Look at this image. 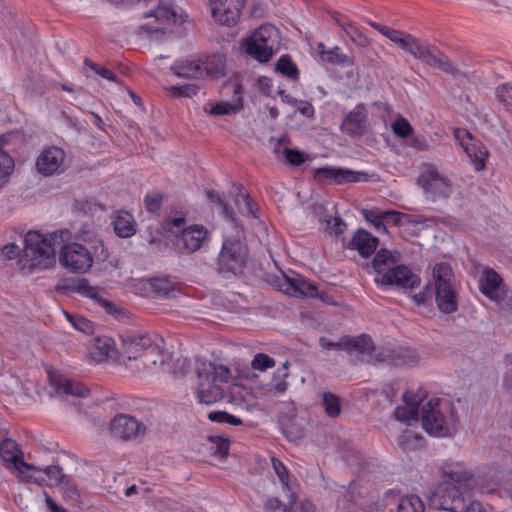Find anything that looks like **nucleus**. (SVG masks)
Here are the masks:
<instances>
[{
    "label": "nucleus",
    "instance_id": "2eb2a0df",
    "mask_svg": "<svg viewBox=\"0 0 512 512\" xmlns=\"http://www.w3.org/2000/svg\"><path fill=\"white\" fill-rule=\"evenodd\" d=\"M314 179L320 184L341 185L367 180V174L341 167L323 166L314 170Z\"/></svg>",
    "mask_w": 512,
    "mask_h": 512
},
{
    "label": "nucleus",
    "instance_id": "473e14b6",
    "mask_svg": "<svg viewBox=\"0 0 512 512\" xmlns=\"http://www.w3.org/2000/svg\"><path fill=\"white\" fill-rule=\"evenodd\" d=\"M113 349V340L110 337H95L91 348L92 358L96 361L106 359Z\"/></svg>",
    "mask_w": 512,
    "mask_h": 512
},
{
    "label": "nucleus",
    "instance_id": "f257e3e1",
    "mask_svg": "<svg viewBox=\"0 0 512 512\" xmlns=\"http://www.w3.org/2000/svg\"><path fill=\"white\" fill-rule=\"evenodd\" d=\"M398 255L388 249H380L371 261L376 272L375 282L381 286L412 290L421 283V278L405 265H397Z\"/></svg>",
    "mask_w": 512,
    "mask_h": 512
},
{
    "label": "nucleus",
    "instance_id": "f03ea898",
    "mask_svg": "<svg viewBox=\"0 0 512 512\" xmlns=\"http://www.w3.org/2000/svg\"><path fill=\"white\" fill-rule=\"evenodd\" d=\"M69 235L68 230L55 231L42 235L37 231H29L24 238V259L30 269H47L56 262V249Z\"/></svg>",
    "mask_w": 512,
    "mask_h": 512
},
{
    "label": "nucleus",
    "instance_id": "8fccbe9b",
    "mask_svg": "<svg viewBox=\"0 0 512 512\" xmlns=\"http://www.w3.org/2000/svg\"><path fill=\"white\" fill-rule=\"evenodd\" d=\"M393 133L399 138H408L413 134V127L404 117H398L392 124Z\"/></svg>",
    "mask_w": 512,
    "mask_h": 512
},
{
    "label": "nucleus",
    "instance_id": "4468645a",
    "mask_svg": "<svg viewBox=\"0 0 512 512\" xmlns=\"http://www.w3.org/2000/svg\"><path fill=\"white\" fill-rule=\"evenodd\" d=\"M272 285L281 292L295 297H315L317 289L313 283L306 281L299 274L287 276L283 272L272 279Z\"/></svg>",
    "mask_w": 512,
    "mask_h": 512
},
{
    "label": "nucleus",
    "instance_id": "e433bc0d",
    "mask_svg": "<svg viewBox=\"0 0 512 512\" xmlns=\"http://www.w3.org/2000/svg\"><path fill=\"white\" fill-rule=\"evenodd\" d=\"M207 199L212 204L217 206L219 212L227 219L234 220V211L228 205V203L220 196V194L214 190L207 191Z\"/></svg>",
    "mask_w": 512,
    "mask_h": 512
},
{
    "label": "nucleus",
    "instance_id": "dca6fc26",
    "mask_svg": "<svg viewBox=\"0 0 512 512\" xmlns=\"http://www.w3.org/2000/svg\"><path fill=\"white\" fill-rule=\"evenodd\" d=\"M111 433L123 440H131L146 434L147 427L135 417L117 414L109 423Z\"/></svg>",
    "mask_w": 512,
    "mask_h": 512
},
{
    "label": "nucleus",
    "instance_id": "49530a36",
    "mask_svg": "<svg viewBox=\"0 0 512 512\" xmlns=\"http://www.w3.org/2000/svg\"><path fill=\"white\" fill-rule=\"evenodd\" d=\"M422 440V437L413 434L410 431H405L398 438V446L405 452L413 450Z\"/></svg>",
    "mask_w": 512,
    "mask_h": 512
},
{
    "label": "nucleus",
    "instance_id": "4c0bfd02",
    "mask_svg": "<svg viewBox=\"0 0 512 512\" xmlns=\"http://www.w3.org/2000/svg\"><path fill=\"white\" fill-rule=\"evenodd\" d=\"M276 71L281 74L297 80L299 77V70L289 55H282L276 63Z\"/></svg>",
    "mask_w": 512,
    "mask_h": 512
},
{
    "label": "nucleus",
    "instance_id": "2f4dec72",
    "mask_svg": "<svg viewBox=\"0 0 512 512\" xmlns=\"http://www.w3.org/2000/svg\"><path fill=\"white\" fill-rule=\"evenodd\" d=\"M347 351H357L361 354H371L374 345L370 336L361 334L357 337L346 336Z\"/></svg>",
    "mask_w": 512,
    "mask_h": 512
},
{
    "label": "nucleus",
    "instance_id": "b1692460",
    "mask_svg": "<svg viewBox=\"0 0 512 512\" xmlns=\"http://www.w3.org/2000/svg\"><path fill=\"white\" fill-rule=\"evenodd\" d=\"M201 60L187 58L176 61L171 67V72L180 78L202 79Z\"/></svg>",
    "mask_w": 512,
    "mask_h": 512
},
{
    "label": "nucleus",
    "instance_id": "4d7b16f0",
    "mask_svg": "<svg viewBox=\"0 0 512 512\" xmlns=\"http://www.w3.org/2000/svg\"><path fill=\"white\" fill-rule=\"evenodd\" d=\"M283 433L289 441H297L303 437V428L288 419L282 426Z\"/></svg>",
    "mask_w": 512,
    "mask_h": 512
},
{
    "label": "nucleus",
    "instance_id": "a19ab883",
    "mask_svg": "<svg viewBox=\"0 0 512 512\" xmlns=\"http://www.w3.org/2000/svg\"><path fill=\"white\" fill-rule=\"evenodd\" d=\"M150 285L156 294L164 297H168L174 291V283L167 277L152 278Z\"/></svg>",
    "mask_w": 512,
    "mask_h": 512
},
{
    "label": "nucleus",
    "instance_id": "774afa93",
    "mask_svg": "<svg viewBox=\"0 0 512 512\" xmlns=\"http://www.w3.org/2000/svg\"><path fill=\"white\" fill-rule=\"evenodd\" d=\"M20 247L14 243H9L2 248V254L6 259H15L20 255Z\"/></svg>",
    "mask_w": 512,
    "mask_h": 512
},
{
    "label": "nucleus",
    "instance_id": "cd10ccee",
    "mask_svg": "<svg viewBox=\"0 0 512 512\" xmlns=\"http://www.w3.org/2000/svg\"><path fill=\"white\" fill-rule=\"evenodd\" d=\"M501 283L500 275L495 270L486 268L479 280V289L488 298L497 300Z\"/></svg>",
    "mask_w": 512,
    "mask_h": 512
},
{
    "label": "nucleus",
    "instance_id": "a878e982",
    "mask_svg": "<svg viewBox=\"0 0 512 512\" xmlns=\"http://www.w3.org/2000/svg\"><path fill=\"white\" fill-rule=\"evenodd\" d=\"M406 406H398L394 411L395 419L411 425L412 422L418 421L419 417V401L414 396H410L405 392L402 396Z\"/></svg>",
    "mask_w": 512,
    "mask_h": 512
},
{
    "label": "nucleus",
    "instance_id": "13d9d810",
    "mask_svg": "<svg viewBox=\"0 0 512 512\" xmlns=\"http://www.w3.org/2000/svg\"><path fill=\"white\" fill-rule=\"evenodd\" d=\"M163 195L158 192L147 194L144 198L146 209L150 213H158L161 209Z\"/></svg>",
    "mask_w": 512,
    "mask_h": 512
},
{
    "label": "nucleus",
    "instance_id": "f8f14e48",
    "mask_svg": "<svg viewBox=\"0 0 512 512\" xmlns=\"http://www.w3.org/2000/svg\"><path fill=\"white\" fill-rule=\"evenodd\" d=\"M454 137L463 148L476 171H482L486 168V160L489 152L486 146L475 139L466 129H455Z\"/></svg>",
    "mask_w": 512,
    "mask_h": 512
},
{
    "label": "nucleus",
    "instance_id": "f3484780",
    "mask_svg": "<svg viewBox=\"0 0 512 512\" xmlns=\"http://www.w3.org/2000/svg\"><path fill=\"white\" fill-rule=\"evenodd\" d=\"M209 2L214 20L230 27L238 22L245 0H209Z\"/></svg>",
    "mask_w": 512,
    "mask_h": 512
},
{
    "label": "nucleus",
    "instance_id": "1a4fd4ad",
    "mask_svg": "<svg viewBox=\"0 0 512 512\" xmlns=\"http://www.w3.org/2000/svg\"><path fill=\"white\" fill-rule=\"evenodd\" d=\"M452 270L447 263L434 267L435 301L440 312L452 314L458 310L457 293L451 283Z\"/></svg>",
    "mask_w": 512,
    "mask_h": 512
},
{
    "label": "nucleus",
    "instance_id": "a18cd8bd",
    "mask_svg": "<svg viewBox=\"0 0 512 512\" xmlns=\"http://www.w3.org/2000/svg\"><path fill=\"white\" fill-rule=\"evenodd\" d=\"M13 169V158L3 150H0V187L5 182V179L13 172Z\"/></svg>",
    "mask_w": 512,
    "mask_h": 512
},
{
    "label": "nucleus",
    "instance_id": "7ed1b4c3",
    "mask_svg": "<svg viewBox=\"0 0 512 512\" xmlns=\"http://www.w3.org/2000/svg\"><path fill=\"white\" fill-rule=\"evenodd\" d=\"M197 394L201 403L213 404L224 397L221 384L227 383L232 374L230 368L222 364L197 358Z\"/></svg>",
    "mask_w": 512,
    "mask_h": 512
},
{
    "label": "nucleus",
    "instance_id": "4be33fe9",
    "mask_svg": "<svg viewBox=\"0 0 512 512\" xmlns=\"http://www.w3.org/2000/svg\"><path fill=\"white\" fill-rule=\"evenodd\" d=\"M379 244V239L364 229H358L347 244V248L357 250L364 257H370Z\"/></svg>",
    "mask_w": 512,
    "mask_h": 512
},
{
    "label": "nucleus",
    "instance_id": "6ab92c4d",
    "mask_svg": "<svg viewBox=\"0 0 512 512\" xmlns=\"http://www.w3.org/2000/svg\"><path fill=\"white\" fill-rule=\"evenodd\" d=\"M65 159V152L52 146L41 152L36 160V169L45 176L53 175L58 171Z\"/></svg>",
    "mask_w": 512,
    "mask_h": 512
},
{
    "label": "nucleus",
    "instance_id": "c03bdc74",
    "mask_svg": "<svg viewBox=\"0 0 512 512\" xmlns=\"http://www.w3.org/2000/svg\"><path fill=\"white\" fill-rule=\"evenodd\" d=\"M282 155L284 156L285 163L290 166H300L308 157L304 152L298 149H291L287 147L283 148Z\"/></svg>",
    "mask_w": 512,
    "mask_h": 512
},
{
    "label": "nucleus",
    "instance_id": "c756f323",
    "mask_svg": "<svg viewBox=\"0 0 512 512\" xmlns=\"http://www.w3.org/2000/svg\"><path fill=\"white\" fill-rule=\"evenodd\" d=\"M114 231L121 238H128L135 234L136 224L133 216L128 212H121L113 220Z\"/></svg>",
    "mask_w": 512,
    "mask_h": 512
},
{
    "label": "nucleus",
    "instance_id": "a211bd4d",
    "mask_svg": "<svg viewBox=\"0 0 512 512\" xmlns=\"http://www.w3.org/2000/svg\"><path fill=\"white\" fill-rule=\"evenodd\" d=\"M341 131L350 137H361L367 131V110L358 104L350 111L341 123Z\"/></svg>",
    "mask_w": 512,
    "mask_h": 512
},
{
    "label": "nucleus",
    "instance_id": "37998d69",
    "mask_svg": "<svg viewBox=\"0 0 512 512\" xmlns=\"http://www.w3.org/2000/svg\"><path fill=\"white\" fill-rule=\"evenodd\" d=\"M62 496L71 503H78L81 499L80 492L75 484L66 478L59 486Z\"/></svg>",
    "mask_w": 512,
    "mask_h": 512
},
{
    "label": "nucleus",
    "instance_id": "c9c22d12",
    "mask_svg": "<svg viewBox=\"0 0 512 512\" xmlns=\"http://www.w3.org/2000/svg\"><path fill=\"white\" fill-rule=\"evenodd\" d=\"M425 506L421 498L411 494L399 500L396 512H424Z\"/></svg>",
    "mask_w": 512,
    "mask_h": 512
},
{
    "label": "nucleus",
    "instance_id": "f704fd0d",
    "mask_svg": "<svg viewBox=\"0 0 512 512\" xmlns=\"http://www.w3.org/2000/svg\"><path fill=\"white\" fill-rule=\"evenodd\" d=\"M322 407L330 418L338 417L342 411L339 397L332 392L322 393Z\"/></svg>",
    "mask_w": 512,
    "mask_h": 512
},
{
    "label": "nucleus",
    "instance_id": "79ce46f5",
    "mask_svg": "<svg viewBox=\"0 0 512 512\" xmlns=\"http://www.w3.org/2000/svg\"><path fill=\"white\" fill-rule=\"evenodd\" d=\"M208 419L216 423H226L232 426H239L243 422L240 418L229 414L226 411H211L208 413Z\"/></svg>",
    "mask_w": 512,
    "mask_h": 512
},
{
    "label": "nucleus",
    "instance_id": "aec40b11",
    "mask_svg": "<svg viewBox=\"0 0 512 512\" xmlns=\"http://www.w3.org/2000/svg\"><path fill=\"white\" fill-rule=\"evenodd\" d=\"M51 387L58 395H71L75 397H86L89 389L82 383L74 382L59 373L49 375Z\"/></svg>",
    "mask_w": 512,
    "mask_h": 512
},
{
    "label": "nucleus",
    "instance_id": "ea45409f",
    "mask_svg": "<svg viewBox=\"0 0 512 512\" xmlns=\"http://www.w3.org/2000/svg\"><path fill=\"white\" fill-rule=\"evenodd\" d=\"M150 16L155 17L158 21H171L174 24H181L183 22L173 9L165 6H158L153 11L144 14V17Z\"/></svg>",
    "mask_w": 512,
    "mask_h": 512
},
{
    "label": "nucleus",
    "instance_id": "7c9ffc66",
    "mask_svg": "<svg viewBox=\"0 0 512 512\" xmlns=\"http://www.w3.org/2000/svg\"><path fill=\"white\" fill-rule=\"evenodd\" d=\"M202 78L212 76L215 78L225 75V59L222 55H213L201 61Z\"/></svg>",
    "mask_w": 512,
    "mask_h": 512
},
{
    "label": "nucleus",
    "instance_id": "ddd939ff",
    "mask_svg": "<svg viewBox=\"0 0 512 512\" xmlns=\"http://www.w3.org/2000/svg\"><path fill=\"white\" fill-rule=\"evenodd\" d=\"M120 337L122 352L129 360L146 357L148 353L154 354L159 351L158 345L147 334L126 332Z\"/></svg>",
    "mask_w": 512,
    "mask_h": 512
},
{
    "label": "nucleus",
    "instance_id": "6e6552de",
    "mask_svg": "<svg viewBox=\"0 0 512 512\" xmlns=\"http://www.w3.org/2000/svg\"><path fill=\"white\" fill-rule=\"evenodd\" d=\"M407 52L431 68L451 75L454 79L464 77L462 71L444 53L435 47L424 44L415 37H413Z\"/></svg>",
    "mask_w": 512,
    "mask_h": 512
},
{
    "label": "nucleus",
    "instance_id": "9d476101",
    "mask_svg": "<svg viewBox=\"0 0 512 512\" xmlns=\"http://www.w3.org/2000/svg\"><path fill=\"white\" fill-rule=\"evenodd\" d=\"M464 501L460 488L449 481L439 483L428 497L431 508L448 512H463Z\"/></svg>",
    "mask_w": 512,
    "mask_h": 512
},
{
    "label": "nucleus",
    "instance_id": "09e8293b",
    "mask_svg": "<svg viewBox=\"0 0 512 512\" xmlns=\"http://www.w3.org/2000/svg\"><path fill=\"white\" fill-rule=\"evenodd\" d=\"M200 87L197 84L189 83L184 85H175L169 88L173 97H192L196 95Z\"/></svg>",
    "mask_w": 512,
    "mask_h": 512
},
{
    "label": "nucleus",
    "instance_id": "603ef678",
    "mask_svg": "<svg viewBox=\"0 0 512 512\" xmlns=\"http://www.w3.org/2000/svg\"><path fill=\"white\" fill-rule=\"evenodd\" d=\"M363 216L368 222H370L375 227V229L378 232H382V233L387 232L386 225L384 223V220H385L384 212L378 213L374 210H364Z\"/></svg>",
    "mask_w": 512,
    "mask_h": 512
},
{
    "label": "nucleus",
    "instance_id": "c85d7f7f",
    "mask_svg": "<svg viewBox=\"0 0 512 512\" xmlns=\"http://www.w3.org/2000/svg\"><path fill=\"white\" fill-rule=\"evenodd\" d=\"M324 48L325 46L323 43L318 44V52L322 61L341 67L352 66L354 64L352 58L346 54L341 53L338 46H335L329 50H325Z\"/></svg>",
    "mask_w": 512,
    "mask_h": 512
},
{
    "label": "nucleus",
    "instance_id": "052dcab7",
    "mask_svg": "<svg viewBox=\"0 0 512 512\" xmlns=\"http://www.w3.org/2000/svg\"><path fill=\"white\" fill-rule=\"evenodd\" d=\"M287 376V373H281L280 371H277L272 379L270 390L277 394L284 393L288 388V383L285 380Z\"/></svg>",
    "mask_w": 512,
    "mask_h": 512
},
{
    "label": "nucleus",
    "instance_id": "0e129e2a",
    "mask_svg": "<svg viewBox=\"0 0 512 512\" xmlns=\"http://www.w3.org/2000/svg\"><path fill=\"white\" fill-rule=\"evenodd\" d=\"M73 290L78 292H83L87 296L96 299L97 293L95 292L94 288L89 285V282L86 279L80 280L76 287H73Z\"/></svg>",
    "mask_w": 512,
    "mask_h": 512
},
{
    "label": "nucleus",
    "instance_id": "58836bf2",
    "mask_svg": "<svg viewBox=\"0 0 512 512\" xmlns=\"http://www.w3.org/2000/svg\"><path fill=\"white\" fill-rule=\"evenodd\" d=\"M33 470L43 472L48 477L50 486H59L67 478V476L63 474L62 468L58 465H50L43 468H37L35 466Z\"/></svg>",
    "mask_w": 512,
    "mask_h": 512
},
{
    "label": "nucleus",
    "instance_id": "412c9836",
    "mask_svg": "<svg viewBox=\"0 0 512 512\" xmlns=\"http://www.w3.org/2000/svg\"><path fill=\"white\" fill-rule=\"evenodd\" d=\"M0 457L4 462H11L16 470L23 473L24 470L35 469L33 464L24 461L17 443L11 439H4L0 444Z\"/></svg>",
    "mask_w": 512,
    "mask_h": 512
},
{
    "label": "nucleus",
    "instance_id": "e2e57ef3",
    "mask_svg": "<svg viewBox=\"0 0 512 512\" xmlns=\"http://www.w3.org/2000/svg\"><path fill=\"white\" fill-rule=\"evenodd\" d=\"M397 357L401 364H412L417 360L415 353L408 348H400L397 352Z\"/></svg>",
    "mask_w": 512,
    "mask_h": 512
},
{
    "label": "nucleus",
    "instance_id": "69168bd1",
    "mask_svg": "<svg viewBox=\"0 0 512 512\" xmlns=\"http://www.w3.org/2000/svg\"><path fill=\"white\" fill-rule=\"evenodd\" d=\"M385 220L384 223L386 224H393L395 226H399L401 224L402 217L406 216L404 213L398 212V211H386L384 212Z\"/></svg>",
    "mask_w": 512,
    "mask_h": 512
},
{
    "label": "nucleus",
    "instance_id": "5701e85b",
    "mask_svg": "<svg viewBox=\"0 0 512 512\" xmlns=\"http://www.w3.org/2000/svg\"><path fill=\"white\" fill-rule=\"evenodd\" d=\"M232 88V92L235 95V99L232 102H218L210 109L212 115H232L238 113L243 108V87L239 83H231L226 88Z\"/></svg>",
    "mask_w": 512,
    "mask_h": 512
},
{
    "label": "nucleus",
    "instance_id": "39448f33",
    "mask_svg": "<svg viewBox=\"0 0 512 512\" xmlns=\"http://www.w3.org/2000/svg\"><path fill=\"white\" fill-rule=\"evenodd\" d=\"M59 248L60 264L73 273H85L92 267L94 260L104 262L109 256L101 240L93 243V251L79 243L61 244Z\"/></svg>",
    "mask_w": 512,
    "mask_h": 512
},
{
    "label": "nucleus",
    "instance_id": "864d4df0",
    "mask_svg": "<svg viewBox=\"0 0 512 512\" xmlns=\"http://www.w3.org/2000/svg\"><path fill=\"white\" fill-rule=\"evenodd\" d=\"M344 31L351 41L357 46L367 47L370 44V39L351 23L347 25V28H345Z\"/></svg>",
    "mask_w": 512,
    "mask_h": 512
},
{
    "label": "nucleus",
    "instance_id": "338daca9",
    "mask_svg": "<svg viewBox=\"0 0 512 512\" xmlns=\"http://www.w3.org/2000/svg\"><path fill=\"white\" fill-rule=\"evenodd\" d=\"M298 111L305 117L312 118L314 116V107L308 101L297 100L296 105Z\"/></svg>",
    "mask_w": 512,
    "mask_h": 512
},
{
    "label": "nucleus",
    "instance_id": "20e7f679",
    "mask_svg": "<svg viewBox=\"0 0 512 512\" xmlns=\"http://www.w3.org/2000/svg\"><path fill=\"white\" fill-rule=\"evenodd\" d=\"M456 412L452 403L440 398H432L422 406L421 423L423 429L432 436L448 437L453 434Z\"/></svg>",
    "mask_w": 512,
    "mask_h": 512
},
{
    "label": "nucleus",
    "instance_id": "3c124183",
    "mask_svg": "<svg viewBox=\"0 0 512 512\" xmlns=\"http://www.w3.org/2000/svg\"><path fill=\"white\" fill-rule=\"evenodd\" d=\"M67 317L75 329L86 334H93L94 324L90 320L80 315H67Z\"/></svg>",
    "mask_w": 512,
    "mask_h": 512
},
{
    "label": "nucleus",
    "instance_id": "393cba45",
    "mask_svg": "<svg viewBox=\"0 0 512 512\" xmlns=\"http://www.w3.org/2000/svg\"><path fill=\"white\" fill-rule=\"evenodd\" d=\"M206 238L207 230L202 225H193L185 228L182 230L180 236L184 247L190 252L199 250Z\"/></svg>",
    "mask_w": 512,
    "mask_h": 512
},
{
    "label": "nucleus",
    "instance_id": "72a5a7b5",
    "mask_svg": "<svg viewBox=\"0 0 512 512\" xmlns=\"http://www.w3.org/2000/svg\"><path fill=\"white\" fill-rule=\"evenodd\" d=\"M442 474L444 477L448 478L447 481L453 483L454 485L455 483L462 484L471 479V474L465 471L458 464H446L445 466L442 467Z\"/></svg>",
    "mask_w": 512,
    "mask_h": 512
},
{
    "label": "nucleus",
    "instance_id": "de8ad7c7",
    "mask_svg": "<svg viewBox=\"0 0 512 512\" xmlns=\"http://www.w3.org/2000/svg\"><path fill=\"white\" fill-rule=\"evenodd\" d=\"M271 462H272V467H273L275 473L279 477V480L282 484L283 490L290 491L289 473H288L287 468L285 467L283 462L276 457H272Z\"/></svg>",
    "mask_w": 512,
    "mask_h": 512
},
{
    "label": "nucleus",
    "instance_id": "6e6d98bb",
    "mask_svg": "<svg viewBox=\"0 0 512 512\" xmlns=\"http://www.w3.org/2000/svg\"><path fill=\"white\" fill-rule=\"evenodd\" d=\"M275 360L267 354L258 353L254 356L251 366L254 370L265 371L275 366Z\"/></svg>",
    "mask_w": 512,
    "mask_h": 512
},
{
    "label": "nucleus",
    "instance_id": "bf43d9fd",
    "mask_svg": "<svg viewBox=\"0 0 512 512\" xmlns=\"http://www.w3.org/2000/svg\"><path fill=\"white\" fill-rule=\"evenodd\" d=\"M84 64L85 66L89 67L92 71H94L96 74L100 75L102 78L113 82L117 81L115 74L111 70L99 66L89 58L85 59Z\"/></svg>",
    "mask_w": 512,
    "mask_h": 512
},
{
    "label": "nucleus",
    "instance_id": "9b49d317",
    "mask_svg": "<svg viewBox=\"0 0 512 512\" xmlns=\"http://www.w3.org/2000/svg\"><path fill=\"white\" fill-rule=\"evenodd\" d=\"M417 183L432 201L446 199L453 192L451 180L440 174L432 165L425 167L419 175Z\"/></svg>",
    "mask_w": 512,
    "mask_h": 512
},
{
    "label": "nucleus",
    "instance_id": "0eeeda50",
    "mask_svg": "<svg viewBox=\"0 0 512 512\" xmlns=\"http://www.w3.org/2000/svg\"><path fill=\"white\" fill-rule=\"evenodd\" d=\"M245 52L261 63L268 62L279 46V33L271 24L262 25L244 42Z\"/></svg>",
    "mask_w": 512,
    "mask_h": 512
},
{
    "label": "nucleus",
    "instance_id": "bb28decb",
    "mask_svg": "<svg viewBox=\"0 0 512 512\" xmlns=\"http://www.w3.org/2000/svg\"><path fill=\"white\" fill-rule=\"evenodd\" d=\"M368 24L379 33L387 37L391 42L397 44L401 49L407 52L414 36L406 32L392 29L374 21H368Z\"/></svg>",
    "mask_w": 512,
    "mask_h": 512
},
{
    "label": "nucleus",
    "instance_id": "5fc2aeb1",
    "mask_svg": "<svg viewBox=\"0 0 512 512\" xmlns=\"http://www.w3.org/2000/svg\"><path fill=\"white\" fill-rule=\"evenodd\" d=\"M264 508L270 512H275L278 510H281L282 512H295L296 509L294 501L291 500L289 507H287L280 499L276 497H269L264 503Z\"/></svg>",
    "mask_w": 512,
    "mask_h": 512
},
{
    "label": "nucleus",
    "instance_id": "423d86ee",
    "mask_svg": "<svg viewBox=\"0 0 512 512\" xmlns=\"http://www.w3.org/2000/svg\"><path fill=\"white\" fill-rule=\"evenodd\" d=\"M249 257L247 245L238 238H225L216 259L215 271L231 279L243 274Z\"/></svg>",
    "mask_w": 512,
    "mask_h": 512
},
{
    "label": "nucleus",
    "instance_id": "680f3d73",
    "mask_svg": "<svg viewBox=\"0 0 512 512\" xmlns=\"http://www.w3.org/2000/svg\"><path fill=\"white\" fill-rule=\"evenodd\" d=\"M319 344L324 350H346L347 351V345H346V336L340 339L338 342H333L328 340L325 337H320Z\"/></svg>",
    "mask_w": 512,
    "mask_h": 512
}]
</instances>
